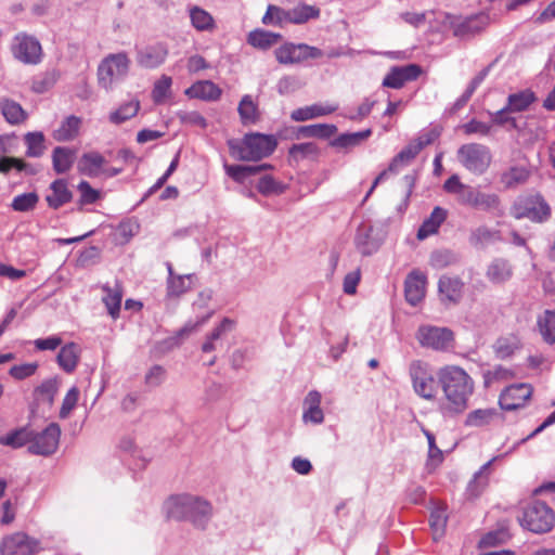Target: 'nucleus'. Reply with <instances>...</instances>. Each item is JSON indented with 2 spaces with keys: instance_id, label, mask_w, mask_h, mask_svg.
I'll use <instances>...</instances> for the list:
<instances>
[{
  "instance_id": "f257e3e1",
  "label": "nucleus",
  "mask_w": 555,
  "mask_h": 555,
  "mask_svg": "<svg viewBox=\"0 0 555 555\" xmlns=\"http://www.w3.org/2000/svg\"><path fill=\"white\" fill-rule=\"evenodd\" d=\"M436 377L441 387L444 402L440 409L444 416L462 414L468 406V399L474 392V380L464 369L457 365L440 367Z\"/></svg>"
},
{
  "instance_id": "f03ea898",
  "label": "nucleus",
  "mask_w": 555,
  "mask_h": 555,
  "mask_svg": "<svg viewBox=\"0 0 555 555\" xmlns=\"http://www.w3.org/2000/svg\"><path fill=\"white\" fill-rule=\"evenodd\" d=\"M164 511L167 518L190 521L202 531L207 529L214 514L210 502L188 493L169 496L164 503Z\"/></svg>"
},
{
  "instance_id": "7ed1b4c3",
  "label": "nucleus",
  "mask_w": 555,
  "mask_h": 555,
  "mask_svg": "<svg viewBox=\"0 0 555 555\" xmlns=\"http://www.w3.org/2000/svg\"><path fill=\"white\" fill-rule=\"evenodd\" d=\"M278 146V140L272 134L251 132L242 140L228 141L230 155L241 162H258L270 156Z\"/></svg>"
},
{
  "instance_id": "20e7f679",
  "label": "nucleus",
  "mask_w": 555,
  "mask_h": 555,
  "mask_svg": "<svg viewBox=\"0 0 555 555\" xmlns=\"http://www.w3.org/2000/svg\"><path fill=\"white\" fill-rule=\"evenodd\" d=\"M511 215L517 220L527 218L532 222L543 223L551 218V207L541 194H527L515 199Z\"/></svg>"
},
{
  "instance_id": "39448f33",
  "label": "nucleus",
  "mask_w": 555,
  "mask_h": 555,
  "mask_svg": "<svg viewBox=\"0 0 555 555\" xmlns=\"http://www.w3.org/2000/svg\"><path fill=\"white\" fill-rule=\"evenodd\" d=\"M519 520L521 526L529 531L544 533L554 527L555 514L544 502L533 501L526 506Z\"/></svg>"
},
{
  "instance_id": "423d86ee",
  "label": "nucleus",
  "mask_w": 555,
  "mask_h": 555,
  "mask_svg": "<svg viewBox=\"0 0 555 555\" xmlns=\"http://www.w3.org/2000/svg\"><path fill=\"white\" fill-rule=\"evenodd\" d=\"M457 159L468 171L482 175L491 164V152L479 143H467L457 150Z\"/></svg>"
},
{
  "instance_id": "0eeeda50",
  "label": "nucleus",
  "mask_w": 555,
  "mask_h": 555,
  "mask_svg": "<svg viewBox=\"0 0 555 555\" xmlns=\"http://www.w3.org/2000/svg\"><path fill=\"white\" fill-rule=\"evenodd\" d=\"M129 64L126 53L109 54L99 65V83L106 90L111 89L114 80L122 79L128 74Z\"/></svg>"
},
{
  "instance_id": "6e6552de",
  "label": "nucleus",
  "mask_w": 555,
  "mask_h": 555,
  "mask_svg": "<svg viewBox=\"0 0 555 555\" xmlns=\"http://www.w3.org/2000/svg\"><path fill=\"white\" fill-rule=\"evenodd\" d=\"M409 374L415 392L427 400H431L436 396L437 384L435 376L428 369V364L414 360L409 366Z\"/></svg>"
},
{
  "instance_id": "1a4fd4ad",
  "label": "nucleus",
  "mask_w": 555,
  "mask_h": 555,
  "mask_svg": "<svg viewBox=\"0 0 555 555\" xmlns=\"http://www.w3.org/2000/svg\"><path fill=\"white\" fill-rule=\"evenodd\" d=\"M60 437L61 427L56 423H50L40 433L33 430L28 452L35 455L50 456L57 450Z\"/></svg>"
},
{
  "instance_id": "9d476101",
  "label": "nucleus",
  "mask_w": 555,
  "mask_h": 555,
  "mask_svg": "<svg viewBox=\"0 0 555 555\" xmlns=\"http://www.w3.org/2000/svg\"><path fill=\"white\" fill-rule=\"evenodd\" d=\"M275 57L280 64H296L309 59H320L323 51L306 43H285L275 50Z\"/></svg>"
},
{
  "instance_id": "9b49d317",
  "label": "nucleus",
  "mask_w": 555,
  "mask_h": 555,
  "mask_svg": "<svg viewBox=\"0 0 555 555\" xmlns=\"http://www.w3.org/2000/svg\"><path fill=\"white\" fill-rule=\"evenodd\" d=\"M40 542L24 532H15L3 538L1 555H34L40 551Z\"/></svg>"
},
{
  "instance_id": "f8f14e48",
  "label": "nucleus",
  "mask_w": 555,
  "mask_h": 555,
  "mask_svg": "<svg viewBox=\"0 0 555 555\" xmlns=\"http://www.w3.org/2000/svg\"><path fill=\"white\" fill-rule=\"evenodd\" d=\"M416 339L422 347L446 350L453 341V332L447 327L424 325L417 330Z\"/></svg>"
},
{
  "instance_id": "ddd939ff",
  "label": "nucleus",
  "mask_w": 555,
  "mask_h": 555,
  "mask_svg": "<svg viewBox=\"0 0 555 555\" xmlns=\"http://www.w3.org/2000/svg\"><path fill=\"white\" fill-rule=\"evenodd\" d=\"M459 202L462 205H466L483 211L496 210L501 206V199L499 195L494 193H483L469 185H466L465 189H462V194L459 197Z\"/></svg>"
},
{
  "instance_id": "4468645a",
  "label": "nucleus",
  "mask_w": 555,
  "mask_h": 555,
  "mask_svg": "<svg viewBox=\"0 0 555 555\" xmlns=\"http://www.w3.org/2000/svg\"><path fill=\"white\" fill-rule=\"evenodd\" d=\"M12 53L15 59L24 64H38L41 60L42 50L39 41L34 37L18 35L14 39Z\"/></svg>"
},
{
  "instance_id": "2eb2a0df",
  "label": "nucleus",
  "mask_w": 555,
  "mask_h": 555,
  "mask_svg": "<svg viewBox=\"0 0 555 555\" xmlns=\"http://www.w3.org/2000/svg\"><path fill=\"white\" fill-rule=\"evenodd\" d=\"M532 388L528 384H516L506 387L500 395L499 404L502 410L514 411L525 405L531 397Z\"/></svg>"
},
{
  "instance_id": "dca6fc26",
  "label": "nucleus",
  "mask_w": 555,
  "mask_h": 555,
  "mask_svg": "<svg viewBox=\"0 0 555 555\" xmlns=\"http://www.w3.org/2000/svg\"><path fill=\"white\" fill-rule=\"evenodd\" d=\"M464 282L457 276L442 275L438 281L439 299L444 306H455L463 297Z\"/></svg>"
},
{
  "instance_id": "f3484780",
  "label": "nucleus",
  "mask_w": 555,
  "mask_h": 555,
  "mask_svg": "<svg viewBox=\"0 0 555 555\" xmlns=\"http://www.w3.org/2000/svg\"><path fill=\"white\" fill-rule=\"evenodd\" d=\"M422 74V67L417 64L405 66H393L383 80V86L392 89H400L408 81L416 80Z\"/></svg>"
},
{
  "instance_id": "a211bd4d",
  "label": "nucleus",
  "mask_w": 555,
  "mask_h": 555,
  "mask_svg": "<svg viewBox=\"0 0 555 555\" xmlns=\"http://www.w3.org/2000/svg\"><path fill=\"white\" fill-rule=\"evenodd\" d=\"M426 293V276L420 271H412L404 282V295L411 306L421 302Z\"/></svg>"
},
{
  "instance_id": "6ab92c4d",
  "label": "nucleus",
  "mask_w": 555,
  "mask_h": 555,
  "mask_svg": "<svg viewBox=\"0 0 555 555\" xmlns=\"http://www.w3.org/2000/svg\"><path fill=\"white\" fill-rule=\"evenodd\" d=\"M373 227L361 224L357 230L354 245L358 251L363 256H370L376 253L380 246V241L373 237Z\"/></svg>"
},
{
  "instance_id": "aec40b11",
  "label": "nucleus",
  "mask_w": 555,
  "mask_h": 555,
  "mask_svg": "<svg viewBox=\"0 0 555 555\" xmlns=\"http://www.w3.org/2000/svg\"><path fill=\"white\" fill-rule=\"evenodd\" d=\"M501 240V231L485 224L473 229L468 236V243L477 249H485L490 244L498 243Z\"/></svg>"
},
{
  "instance_id": "412c9836",
  "label": "nucleus",
  "mask_w": 555,
  "mask_h": 555,
  "mask_svg": "<svg viewBox=\"0 0 555 555\" xmlns=\"http://www.w3.org/2000/svg\"><path fill=\"white\" fill-rule=\"evenodd\" d=\"M51 193L46 196L48 206L52 209H59L63 205L69 203L73 193L67 186L65 179H56L50 184Z\"/></svg>"
},
{
  "instance_id": "4be33fe9",
  "label": "nucleus",
  "mask_w": 555,
  "mask_h": 555,
  "mask_svg": "<svg viewBox=\"0 0 555 555\" xmlns=\"http://www.w3.org/2000/svg\"><path fill=\"white\" fill-rule=\"evenodd\" d=\"M168 54L163 44L150 46L141 49L137 55V62L145 68H155L164 63Z\"/></svg>"
},
{
  "instance_id": "5701e85b",
  "label": "nucleus",
  "mask_w": 555,
  "mask_h": 555,
  "mask_svg": "<svg viewBox=\"0 0 555 555\" xmlns=\"http://www.w3.org/2000/svg\"><path fill=\"white\" fill-rule=\"evenodd\" d=\"M447 216L448 211L444 208L436 206L433 209L430 216L423 221L422 225L417 231L416 237L420 241H423L427 238L429 235L437 233L440 225L447 219Z\"/></svg>"
},
{
  "instance_id": "b1692460",
  "label": "nucleus",
  "mask_w": 555,
  "mask_h": 555,
  "mask_svg": "<svg viewBox=\"0 0 555 555\" xmlns=\"http://www.w3.org/2000/svg\"><path fill=\"white\" fill-rule=\"evenodd\" d=\"M185 94L194 99L216 101L221 95V89L210 80H202L188 88Z\"/></svg>"
},
{
  "instance_id": "393cba45",
  "label": "nucleus",
  "mask_w": 555,
  "mask_h": 555,
  "mask_svg": "<svg viewBox=\"0 0 555 555\" xmlns=\"http://www.w3.org/2000/svg\"><path fill=\"white\" fill-rule=\"evenodd\" d=\"M513 269L508 260L503 258L493 259L487 268L486 276L494 284L505 283L511 279Z\"/></svg>"
},
{
  "instance_id": "a878e982",
  "label": "nucleus",
  "mask_w": 555,
  "mask_h": 555,
  "mask_svg": "<svg viewBox=\"0 0 555 555\" xmlns=\"http://www.w3.org/2000/svg\"><path fill=\"white\" fill-rule=\"evenodd\" d=\"M338 105L337 104H327V105H321V104H313L306 107H300L292 112L291 117L295 121H305L309 119H313L317 117L330 115L337 111Z\"/></svg>"
},
{
  "instance_id": "bb28decb",
  "label": "nucleus",
  "mask_w": 555,
  "mask_h": 555,
  "mask_svg": "<svg viewBox=\"0 0 555 555\" xmlns=\"http://www.w3.org/2000/svg\"><path fill=\"white\" fill-rule=\"evenodd\" d=\"M106 163L105 158L98 152L82 154L78 164V170L88 177H98Z\"/></svg>"
},
{
  "instance_id": "cd10ccee",
  "label": "nucleus",
  "mask_w": 555,
  "mask_h": 555,
  "mask_svg": "<svg viewBox=\"0 0 555 555\" xmlns=\"http://www.w3.org/2000/svg\"><path fill=\"white\" fill-rule=\"evenodd\" d=\"M80 357V348L75 343L63 346L56 357L59 365L67 373L75 371Z\"/></svg>"
},
{
  "instance_id": "c85d7f7f",
  "label": "nucleus",
  "mask_w": 555,
  "mask_h": 555,
  "mask_svg": "<svg viewBox=\"0 0 555 555\" xmlns=\"http://www.w3.org/2000/svg\"><path fill=\"white\" fill-rule=\"evenodd\" d=\"M0 111L11 125H18L27 119V113L21 104L8 98L0 100Z\"/></svg>"
},
{
  "instance_id": "c756f323",
  "label": "nucleus",
  "mask_w": 555,
  "mask_h": 555,
  "mask_svg": "<svg viewBox=\"0 0 555 555\" xmlns=\"http://www.w3.org/2000/svg\"><path fill=\"white\" fill-rule=\"evenodd\" d=\"M31 438L33 429L29 426H23L8 433L5 436H0V444L18 449L26 444L29 446Z\"/></svg>"
},
{
  "instance_id": "7c9ffc66",
  "label": "nucleus",
  "mask_w": 555,
  "mask_h": 555,
  "mask_svg": "<svg viewBox=\"0 0 555 555\" xmlns=\"http://www.w3.org/2000/svg\"><path fill=\"white\" fill-rule=\"evenodd\" d=\"M75 162V151L65 147V146H56L52 152V164L53 169L56 173H65L67 172Z\"/></svg>"
},
{
  "instance_id": "2f4dec72",
  "label": "nucleus",
  "mask_w": 555,
  "mask_h": 555,
  "mask_svg": "<svg viewBox=\"0 0 555 555\" xmlns=\"http://www.w3.org/2000/svg\"><path fill=\"white\" fill-rule=\"evenodd\" d=\"M102 289L105 293L103 297V302L107 309V312L113 319H116L119 315L120 311L122 288L118 283H116L114 287L104 285Z\"/></svg>"
},
{
  "instance_id": "473e14b6",
  "label": "nucleus",
  "mask_w": 555,
  "mask_h": 555,
  "mask_svg": "<svg viewBox=\"0 0 555 555\" xmlns=\"http://www.w3.org/2000/svg\"><path fill=\"white\" fill-rule=\"evenodd\" d=\"M372 130L370 128L352 133H341L334 140H332L330 144L331 146L336 149L348 150L360 145L364 140L370 138Z\"/></svg>"
},
{
  "instance_id": "72a5a7b5",
  "label": "nucleus",
  "mask_w": 555,
  "mask_h": 555,
  "mask_svg": "<svg viewBox=\"0 0 555 555\" xmlns=\"http://www.w3.org/2000/svg\"><path fill=\"white\" fill-rule=\"evenodd\" d=\"M320 150L313 142L293 144L288 150L289 162L299 163L305 159L314 160L318 158Z\"/></svg>"
},
{
  "instance_id": "f704fd0d",
  "label": "nucleus",
  "mask_w": 555,
  "mask_h": 555,
  "mask_svg": "<svg viewBox=\"0 0 555 555\" xmlns=\"http://www.w3.org/2000/svg\"><path fill=\"white\" fill-rule=\"evenodd\" d=\"M282 39V36L263 29H256L249 33L247 42L258 49L267 50Z\"/></svg>"
},
{
  "instance_id": "c9c22d12",
  "label": "nucleus",
  "mask_w": 555,
  "mask_h": 555,
  "mask_svg": "<svg viewBox=\"0 0 555 555\" xmlns=\"http://www.w3.org/2000/svg\"><path fill=\"white\" fill-rule=\"evenodd\" d=\"M80 124V118L74 115L68 116L61 126L54 130L53 138L59 142H66L75 139L78 134Z\"/></svg>"
},
{
  "instance_id": "e433bc0d",
  "label": "nucleus",
  "mask_w": 555,
  "mask_h": 555,
  "mask_svg": "<svg viewBox=\"0 0 555 555\" xmlns=\"http://www.w3.org/2000/svg\"><path fill=\"white\" fill-rule=\"evenodd\" d=\"M194 274L171 276L167 280V296L178 298L191 289Z\"/></svg>"
},
{
  "instance_id": "4c0bfd02",
  "label": "nucleus",
  "mask_w": 555,
  "mask_h": 555,
  "mask_svg": "<svg viewBox=\"0 0 555 555\" xmlns=\"http://www.w3.org/2000/svg\"><path fill=\"white\" fill-rule=\"evenodd\" d=\"M337 132V127L330 124H315L298 128L297 137L327 139Z\"/></svg>"
},
{
  "instance_id": "58836bf2",
  "label": "nucleus",
  "mask_w": 555,
  "mask_h": 555,
  "mask_svg": "<svg viewBox=\"0 0 555 555\" xmlns=\"http://www.w3.org/2000/svg\"><path fill=\"white\" fill-rule=\"evenodd\" d=\"M421 152L420 145L410 142L401 152H399L390 162L388 170L390 172H398L403 166L410 164Z\"/></svg>"
},
{
  "instance_id": "ea45409f",
  "label": "nucleus",
  "mask_w": 555,
  "mask_h": 555,
  "mask_svg": "<svg viewBox=\"0 0 555 555\" xmlns=\"http://www.w3.org/2000/svg\"><path fill=\"white\" fill-rule=\"evenodd\" d=\"M496 457H493L486 464H483L480 469L474 475L473 480L469 481L467 486V493L469 496L477 498L483 489L488 486V476L486 472L489 469L491 464L495 461Z\"/></svg>"
},
{
  "instance_id": "a19ab883",
  "label": "nucleus",
  "mask_w": 555,
  "mask_h": 555,
  "mask_svg": "<svg viewBox=\"0 0 555 555\" xmlns=\"http://www.w3.org/2000/svg\"><path fill=\"white\" fill-rule=\"evenodd\" d=\"M60 75L55 69H49L36 76L31 80V91L35 93H44L49 91L57 81Z\"/></svg>"
},
{
  "instance_id": "79ce46f5",
  "label": "nucleus",
  "mask_w": 555,
  "mask_h": 555,
  "mask_svg": "<svg viewBox=\"0 0 555 555\" xmlns=\"http://www.w3.org/2000/svg\"><path fill=\"white\" fill-rule=\"evenodd\" d=\"M237 111L243 125L255 124L259 118L257 104L248 94L242 98Z\"/></svg>"
},
{
  "instance_id": "37998d69",
  "label": "nucleus",
  "mask_w": 555,
  "mask_h": 555,
  "mask_svg": "<svg viewBox=\"0 0 555 555\" xmlns=\"http://www.w3.org/2000/svg\"><path fill=\"white\" fill-rule=\"evenodd\" d=\"M535 101V94L529 90H522L517 93L509 94L507 98V105L512 112H522Z\"/></svg>"
},
{
  "instance_id": "c03bdc74",
  "label": "nucleus",
  "mask_w": 555,
  "mask_h": 555,
  "mask_svg": "<svg viewBox=\"0 0 555 555\" xmlns=\"http://www.w3.org/2000/svg\"><path fill=\"white\" fill-rule=\"evenodd\" d=\"M320 14V10L312 5H300L286 12V20L294 24H302L310 18H315Z\"/></svg>"
},
{
  "instance_id": "a18cd8bd",
  "label": "nucleus",
  "mask_w": 555,
  "mask_h": 555,
  "mask_svg": "<svg viewBox=\"0 0 555 555\" xmlns=\"http://www.w3.org/2000/svg\"><path fill=\"white\" fill-rule=\"evenodd\" d=\"M140 108L139 100H131L120 105L118 109L109 114V121L119 125L133 116H135Z\"/></svg>"
},
{
  "instance_id": "49530a36",
  "label": "nucleus",
  "mask_w": 555,
  "mask_h": 555,
  "mask_svg": "<svg viewBox=\"0 0 555 555\" xmlns=\"http://www.w3.org/2000/svg\"><path fill=\"white\" fill-rule=\"evenodd\" d=\"M496 411L494 409H477L469 412L465 418V426L482 427L494 418Z\"/></svg>"
},
{
  "instance_id": "de8ad7c7",
  "label": "nucleus",
  "mask_w": 555,
  "mask_h": 555,
  "mask_svg": "<svg viewBox=\"0 0 555 555\" xmlns=\"http://www.w3.org/2000/svg\"><path fill=\"white\" fill-rule=\"evenodd\" d=\"M459 262V256L450 249H438L431 253L429 263L435 269H443Z\"/></svg>"
},
{
  "instance_id": "09e8293b",
  "label": "nucleus",
  "mask_w": 555,
  "mask_h": 555,
  "mask_svg": "<svg viewBox=\"0 0 555 555\" xmlns=\"http://www.w3.org/2000/svg\"><path fill=\"white\" fill-rule=\"evenodd\" d=\"M190 18L193 27L199 31L211 30L214 28L212 16L202 8H192L190 10Z\"/></svg>"
},
{
  "instance_id": "8fccbe9b",
  "label": "nucleus",
  "mask_w": 555,
  "mask_h": 555,
  "mask_svg": "<svg viewBox=\"0 0 555 555\" xmlns=\"http://www.w3.org/2000/svg\"><path fill=\"white\" fill-rule=\"evenodd\" d=\"M25 144L27 145L26 155L29 157H39L43 154L44 135L40 131L28 132L24 137Z\"/></svg>"
},
{
  "instance_id": "3c124183",
  "label": "nucleus",
  "mask_w": 555,
  "mask_h": 555,
  "mask_svg": "<svg viewBox=\"0 0 555 555\" xmlns=\"http://www.w3.org/2000/svg\"><path fill=\"white\" fill-rule=\"evenodd\" d=\"M286 186L280 182L276 181L272 176L270 175H263L257 184V190L259 193H261L264 196L270 195H280L284 193Z\"/></svg>"
},
{
  "instance_id": "603ef678",
  "label": "nucleus",
  "mask_w": 555,
  "mask_h": 555,
  "mask_svg": "<svg viewBox=\"0 0 555 555\" xmlns=\"http://www.w3.org/2000/svg\"><path fill=\"white\" fill-rule=\"evenodd\" d=\"M539 326L544 340L555 344V311L546 310L539 320Z\"/></svg>"
},
{
  "instance_id": "864d4df0",
  "label": "nucleus",
  "mask_w": 555,
  "mask_h": 555,
  "mask_svg": "<svg viewBox=\"0 0 555 555\" xmlns=\"http://www.w3.org/2000/svg\"><path fill=\"white\" fill-rule=\"evenodd\" d=\"M38 202H39L38 194L36 192H28V193H23L21 195L15 196L13 198L11 207L15 211L26 212V211L33 210L36 207V205L38 204Z\"/></svg>"
},
{
  "instance_id": "5fc2aeb1",
  "label": "nucleus",
  "mask_w": 555,
  "mask_h": 555,
  "mask_svg": "<svg viewBox=\"0 0 555 555\" xmlns=\"http://www.w3.org/2000/svg\"><path fill=\"white\" fill-rule=\"evenodd\" d=\"M57 389L59 380L57 378L54 377L44 380L40 386L36 388L35 392L38 395L41 401L46 402L49 405H52Z\"/></svg>"
},
{
  "instance_id": "6e6d98bb",
  "label": "nucleus",
  "mask_w": 555,
  "mask_h": 555,
  "mask_svg": "<svg viewBox=\"0 0 555 555\" xmlns=\"http://www.w3.org/2000/svg\"><path fill=\"white\" fill-rule=\"evenodd\" d=\"M528 179V171L520 167H512L501 176V182L506 189L524 183Z\"/></svg>"
},
{
  "instance_id": "4d7b16f0",
  "label": "nucleus",
  "mask_w": 555,
  "mask_h": 555,
  "mask_svg": "<svg viewBox=\"0 0 555 555\" xmlns=\"http://www.w3.org/2000/svg\"><path fill=\"white\" fill-rule=\"evenodd\" d=\"M232 327L233 321L224 318L221 323L207 336V340L202 346L203 352H211L215 350L216 347L214 341L219 339L224 332L232 330Z\"/></svg>"
},
{
  "instance_id": "13d9d810",
  "label": "nucleus",
  "mask_w": 555,
  "mask_h": 555,
  "mask_svg": "<svg viewBox=\"0 0 555 555\" xmlns=\"http://www.w3.org/2000/svg\"><path fill=\"white\" fill-rule=\"evenodd\" d=\"M480 30L481 27L477 25V20L475 17H469L453 24V35L460 38L474 36Z\"/></svg>"
},
{
  "instance_id": "bf43d9fd",
  "label": "nucleus",
  "mask_w": 555,
  "mask_h": 555,
  "mask_svg": "<svg viewBox=\"0 0 555 555\" xmlns=\"http://www.w3.org/2000/svg\"><path fill=\"white\" fill-rule=\"evenodd\" d=\"M227 175L238 183H243L246 178L257 175V168H250V165H224Z\"/></svg>"
},
{
  "instance_id": "052dcab7",
  "label": "nucleus",
  "mask_w": 555,
  "mask_h": 555,
  "mask_svg": "<svg viewBox=\"0 0 555 555\" xmlns=\"http://www.w3.org/2000/svg\"><path fill=\"white\" fill-rule=\"evenodd\" d=\"M509 538L506 529L490 531L479 542L480 547H492L505 543Z\"/></svg>"
},
{
  "instance_id": "680f3d73",
  "label": "nucleus",
  "mask_w": 555,
  "mask_h": 555,
  "mask_svg": "<svg viewBox=\"0 0 555 555\" xmlns=\"http://www.w3.org/2000/svg\"><path fill=\"white\" fill-rule=\"evenodd\" d=\"M171 83V78L165 75L155 82L152 91V98L155 103L159 104L165 100L170 91Z\"/></svg>"
},
{
  "instance_id": "e2e57ef3",
  "label": "nucleus",
  "mask_w": 555,
  "mask_h": 555,
  "mask_svg": "<svg viewBox=\"0 0 555 555\" xmlns=\"http://www.w3.org/2000/svg\"><path fill=\"white\" fill-rule=\"evenodd\" d=\"M79 398V390L77 387H72L63 399V403L60 410V417L66 418L73 409L76 406Z\"/></svg>"
},
{
  "instance_id": "0e129e2a",
  "label": "nucleus",
  "mask_w": 555,
  "mask_h": 555,
  "mask_svg": "<svg viewBox=\"0 0 555 555\" xmlns=\"http://www.w3.org/2000/svg\"><path fill=\"white\" fill-rule=\"evenodd\" d=\"M461 129L466 135L480 134L488 135L491 131V125L472 119L468 122L461 126Z\"/></svg>"
},
{
  "instance_id": "69168bd1",
  "label": "nucleus",
  "mask_w": 555,
  "mask_h": 555,
  "mask_svg": "<svg viewBox=\"0 0 555 555\" xmlns=\"http://www.w3.org/2000/svg\"><path fill=\"white\" fill-rule=\"evenodd\" d=\"M180 121L184 125L199 127L205 129L207 127V120L205 117L196 111L192 112H180L178 113Z\"/></svg>"
},
{
  "instance_id": "338daca9",
  "label": "nucleus",
  "mask_w": 555,
  "mask_h": 555,
  "mask_svg": "<svg viewBox=\"0 0 555 555\" xmlns=\"http://www.w3.org/2000/svg\"><path fill=\"white\" fill-rule=\"evenodd\" d=\"M77 189L81 193L79 199L80 205L93 204L100 198L99 191L94 190L87 181H81Z\"/></svg>"
},
{
  "instance_id": "774afa93",
  "label": "nucleus",
  "mask_w": 555,
  "mask_h": 555,
  "mask_svg": "<svg viewBox=\"0 0 555 555\" xmlns=\"http://www.w3.org/2000/svg\"><path fill=\"white\" fill-rule=\"evenodd\" d=\"M284 20H286V11L270 4L262 17V23L266 25H278L281 24Z\"/></svg>"
}]
</instances>
